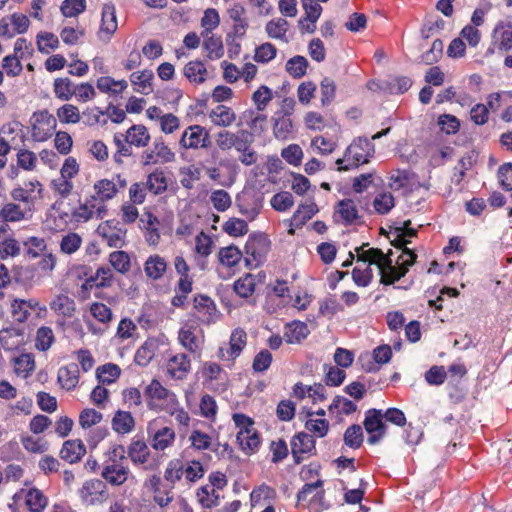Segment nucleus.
<instances>
[{"instance_id":"obj_1","label":"nucleus","mask_w":512,"mask_h":512,"mask_svg":"<svg viewBox=\"0 0 512 512\" xmlns=\"http://www.w3.org/2000/svg\"><path fill=\"white\" fill-rule=\"evenodd\" d=\"M368 244H363L356 249L358 262H363L368 265L376 264L381 274V283L384 285L393 284L400 278L405 276L410 266H412L417 258L413 250H404L402 256L398 257L396 266L393 265L391 259L392 251L384 254L381 249L370 248L365 250L364 247Z\"/></svg>"},{"instance_id":"obj_2","label":"nucleus","mask_w":512,"mask_h":512,"mask_svg":"<svg viewBox=\"0 0 512 512\" xmlns=\"http://www.w3.org/2000/svg\"><path fill=\"white\" fill-rule=\"evenodd\" d=\"M371 152H374V148L371 146L367 138L359 137L352 144L348 146L345 152V158L347 161L353 160V164L341 166L343 159H338L336 164L339 165V171H348L351 167H358L359 163H368Z\"/></svg>"},{"instance_id":"obj_3","label":"nucleus","mask_w":512,"mask_h":512,"mask_svg":"<svg viewBox=\"0 0 512 512\" xmlns=\"http://www.w3.org/2000/svg\"><path fill=\"white\" fill-rule=\"evenodd\" d=\"M179 145L185 150L208 148L211 146L210 134L203 126L191 125L183 131Z\"/></svg>"},{"instance_id":"obj_4","label":"nucleus","mask_w":512,"mask_h":512,"mask_svg":"<svg viewBox=\"0 0 512 512\" xmlns=\"http://www.w3.org/2000/svg\"><path fill=\"white\" fill-rule=\"evenodd\" d=\"M383 412L378 409H370L366 413L363 425L369 434L368 443L377 444L385 434L386 425L383 422Z\"/></svg>"},{"instance_id":"obj_5","label":"nucleus","mask_w":512,"mask_h":512,"mask_svg":"<svg viewBox=\"0 0 512 512\" xmlns=\"http://www.w3.org/2000/svg\"><path fill=\"white\" fill-rule=\"evenodd\" d=\"M80 496L88 505L103 503L108 498L106 484L98 479L88 480L83 484Z\"/></svg>"},{"instance_id":"obj_6","label":"nucleus","mask_w":512,"mask_h":512,"mask_svg":"<svg viewBox=\"0 0 512 512\" xmlns=\"http://www.w3.org/2000/svg\"><path fill=\"white\" fill-rule=\"evenodd\" d=\"M56 127V119L47 111L35 114V123L32 128V137L36 141H45L52 136Z\"/></svg>"},{"instance_id":"obj_7","label":"nucleus","mask_w":512,"mask_h":512,"mask_svg":"<svg viewBox=\"0 0 512 512\" xmlns=\"http://www.w3.org/2000/svg\"><path fill=\"white\" fill-rule=\"evenodd\" d=\"M129 475V469L116 460L108 463L102 470L101 476L113 486L123 485Z\"/></svg>"},{"instance_id":"obj_8","label":"nucleus","mask_w":512,"mask_h":512,"mask_svg":"<svg viewBox=\"0 0 512 512\" xmlns=\"http://www.w3.org/2000/svg\"><path fill=\"white\" fill-rule=\"evenodd\" d=\"M97 233L109 247L121 248L124 246L126 231L121 228L112 227L106 222L98 226Z\"/></svg>"},{"instance_id":"obj_9","label":"nucleus","mask_w":512,"mask_h":512,"mask_svg":"<svg viewBox=\"0 0 512 512\" xmlns=\"http://www.w3.org/2000/svg\"><path fill=\"white\" fill-rule=\"evenodd\" d=\"M117 30V19L115 7L111 4H105L102 9V23L100 27V37L109 40L111 35Z\"/></svg>"},{"instance_id":"obj_10","label":"nucleus","mask_w":512,"mask_h":512,"mask_svg":"<svg viewBox=\"0 0 512 512\" xmlns=\"http://www.w3.org/2000/svg\"><path fill=\"white\" fill-rule=\"evenodd\" d=\"M150 134L144 125L138 124L131 126L125 134V141L130 146L144 148L150 142Z\"/></svg>"},{"instance_id":"obj_11","label":"nucleus","mask_w":512,"mask_h":512,"mask_svg":"<svg viewBox=\"0 0 512 512\" xmlns=\"http://www.w3.org/2000/svg\"><path fill=\"white\" fill-rule=\"evenodd\" d=\"M292 454L295 462H301V454L311 452L315 447V441L312 436L307 433H299L294 437L291 443Z\"/></svg>"},{"instance_id":"obj_12","label":"nucleus","mask_w":512,"mask_h":512,"mask_svg":"<svg viewBox=\"0 0 512 512\" xmlns=\"http://www.w3.org/2000/svg\"><path fill=\"white\" fill-rule=\"evenodd\" d=\"M57 380L62 388L68 391L74 389L79 381L78 365L72 363L70 365L61 367L58 370Z\"/></svg>"},{"instance_id":"obj_13","label":"nucleus","mask_w":512,"mask_h":512,"mask_svg":"<svg viewBox=\"0 0 512 512\" xmlns=\"http://www.w3.org/2000/svg\"><path fill=\"white\" fill-rule=\"evenodd\" d=\"M50 309L57 315L71 318L75 313L76 304L69 296L65 294H58L50 302Z\"/></svg>"},{"instance_id":"obj_14","label":"nucleus","mask_w":512,"mask_h":512,"mask_svg":"<svg viewBox=\"0 0 512 512\" xmlns=\"http://www.w3.org/2000/svg\"><path fill=\"white\" fill-rule=\"evenodd\" d=\"M211 122L218 127H229L236 120L235 112L225 105H218L209 113Z\"/></svg>"},{"instance_id":"obj_15","label":"nucleus","mask_w":512,"mask_h":512,"mask_svg":"<svg viewBox=\"0 0 512 512\" xmlns=\"http://www.w3.org/2000/svg\"><path fill=\"white\" fill-rule=\"evenodd\" d=\"M85 453V446L80 440H68L62 446L60 457L69 463H75L79 461Z\"/></svg>"},{"instance_id":"obj_16","label":"nucleus","mask_w":512,"mask_h":512,"mask_svg":"<svg viewBox=\"0 0 512 512\" xmlns=\"http://www.w3.org/2000/svg\"><path fill=\"white\" fill-rule=\"evenodd\" d=\"M309 334L308 326L304 322L294 321L285 327L284 339L287 343H299Z\"/></svg>"},{"instance_id":"obj_17","label":"nucleus","mask_w":512,"mask_h":512,"mask_svg":"<svg viewBox=\"0 0 512 512\" xmlns=\"http://www.w3.org/2000/svg\"><path fill=\"white\" fill-rule=\"evenodd\" d=\"M167 268V263L164 258H162L159 255H152L150 256L144 265V271L147 275V277L158 280L160 279Z\"/></svg>"},{"instance_id":"obj_18","label":"nucleus","mask_w":512,"mask_h":512,"mask_svg":"<svg viewBox=\"0 0 512 512\" xmlns=\"http://www.w3.org/2000/svg\"><path fill=\"white\" fill-rule=\"evenodd\" d=\"M154 74L151 70H143L141 72H134L130 75L131 83L136 86V91L148 95L152 92L151 81Z\"/></svg>"},{"instance_id":"obj_19","label":"nucleus","mask_w":512,"mask_h":512,"mask_svg":"<svg viewBox=\"0 0 512 512\" xmlns=\"http://www.w3.org/2000/svg\"><path fill=\"white\" fill-rule=\"evenodd\" d=\"M237 441L246 453L253 452L260 443L259 436L254 428L239 430Z\"/></svg>"},{"instance_id":"obj_20","label":"nucleus","mask_w":512,"mask_h":512,"mask_svg":"<svg viewBox=\"0 0 512 512\" xmlns=\"http://www.w3.org/2000/svg\"><path fill=\"white\" fill-rule=\"evenodd\" d=\"M184 75L190 82L200 84L206 79L207 69L201 61H191L185 65Z\"/></svg>"},{"instance_id":"obj_21","label":"nucleus","mask_w":512,"mask_h":512,"mask_svg":"<svg viewBox=\"0 0 512 512\" xmlns=\"http://www.w3.org/2000/svg\"><path fill=\"white\" fill-rule=\"evenodd\" d=\"M135 422L131 413L126 411H117L112 419L113 429L121 434H126L132 431Z\"/></svg>"},{"instance_id":"obj_22","label":"nucleus","mask_w":512,"mask_h":512,"mask_svg":"<svg viewBox=\"0 0 512 512\" xmlns=\"http://www.w3.org/2000/svg\"><path fill=\"white\" fill-rule=\"evenodd\" d=\"M148 191L155 195L161 194L167 189V179L163 171H154L147 177V181L144 182Z\"/></svg>"},{"instance_id":"obj_23","label":"nucleus","mask_w":512,"mask_h":512,"mask_svg":"<svg viewBox=\"0 0 512 512\" xmlns=\"http://www.w3.org/2000/svg\"><path fill=\"white\" fill-rule=\"evenodd\" d=\"M190 369V360L185 354H177L169 360L168 370L173 376L181 378Z\"/></svg>"},{"instance_id":"obj_24","label":"nucleus","mask_w":512,"mask_h":512,"mask_svg":"<svg viewBox=\"0 0 512 512\" xmlns=\"http://www.w3.org/2000/svg\"><path fill=\"white\" fill-rule=\"evenodd\" d=\"M75 86L69 78H56L53 84L55 96L62 100L68 101L74 95Z\"/></svg>"},{"instance_id":"obj_25","label":"nucleus","mask_w":512,"mask_h":512,"mask_svg":"<svg viewBox=\"0 0 512 512\" xmlns=\"http://www.w3.org/2000/svg\"><path fill=\"white\" fill-rule=\"evenodd\" d=\"M293 130V122L290 117L276 115L274 118L273 132L277 139H287Z\"/></svg>"},{"instance_id":"obj_26","label":"nucleus","mask_w":512,"mask_h":512,"mask_svg":"<svg viewBox=\"0 0 512 512\" xmlns=\"http://www.w3.org/2000/svg\"><path fill=\"white\" fill-rule=\"evenodd\" d=\"M157 347V343L154 340H147L144 342L135 354V362L140 366H146L149 364L155 356Z\"/></svg>"},{"instance_id":"obj_27","label":"nucleus","mask_w":512,"mask_h":512,"mask_svg":"<svg viewBox=\"0 0 512 512\" xmlns=\"http://www.w3.org/2000/svg\"><path fill=\"white\" fill-rule=\"evenodd\" d=\"M336 213L339 214L347 224L352 223L359 217L356 205L351 199L341 200L337 205Z\"/></svg>"},{"instance_id":"obj_28","label":"nucleus","mask_w":512,"mask_h":512,"mask_svg":"<svg viewBox=\"0 0 512 512\" xmlns=\"http://www.w3.org/2000/svg\"><path fill=\"white\" fill-rule=\"evenodd\" d=\"M128 455L135 464H144L148 461L149 449L143 441H134L131 443Z\"/></svg>"},{"instance_id":"obj_29","label":"nucleus","mask_w":512,"mask_h":512,"mask_svg":"<svg viewBox=\"0 0 512 512\" xmlns=\"http://www.w3.org/2000/svg\"><path fill=\"white\" fill-rule=\"evenodd\" d=\"M246 333L244 330L236 329L230 337V348L227 350L231 359L238 357L246 345Z\"/></svg>"},{"instance_id":"obj_30","label":"nucleus","mask_w":512,"mask_h":512,"mask_svg":"<svg viewBox=\"0 0 512 512\" xmlns=\"http://www.w3.org/2000/svg\"><path fill=\"white\" fill-rule=\"evenodd\" d=\"M26 504L31 512H41L47 505V499L40 490L32 488L26 495Z\"/></svg>"},{"instance_id":"obj_31","label":"nucleus","mask_w":512,"mask_h":512,"mask_svg":"<svg viewBox=\"0 0 512 512\" xmlns=\"http://www.w3.org/2000/svg\"><path fill=\"white\" fill-rule=\"evenodd\" d=\"M174 438V431L169 427H163L155 433L152 447L156 450H164L173 442Z\"/></svg>"},{"instance_id":"obj_32","label":"nucleus","mask_w":512,"mask_h":512,"mask_svg":"<svg viewBox=\"0 0 512 512\" xmlns=\"http://www.w3.org/2000/svg\"><path fill=\"white\" fill-rule=\"evenodd\" d=\"M128 86L127 81L120 80L115 81L111 77H101L97 80V88L102 92H111L113 94H118L126 89Z\"/></svg>"},{"instance_id":"obj_33","label":"nucleus","mask_w":512,"mask_h":512,"mask_svg":"<svg viewBox=\"0 0 512 512\" xmlns=\"http://www.w3.org/2000/svg\"><path fill=\"white\" fill-rule=\"evenodd\" d=\"M82 245V238L79 234L70 232L64 235L60 242V250L64 254L75 253Z\"/></svg>"},{"instance_id":"obj_34","label":"nucleus","mask_w":512,"mask_h":512,"mask_svg":"<svg viewBox=\"0 0 512 512\" xmlns=\"http://www.w3.org/2000/svg\"><path fill=\"white\" fill-rule=\"evenodd\" d=\"M363 431L360 425L354 424L347 428L344 433V443L350 448L357 449L363 443Z\"/></svg>"},{"instance_id":"obj_35","label":"nucleus","mask_w":512,"mask_h":512,"mask_svg":"<svg viewBox=\"0 0 512 512\" xmlns=\"http://www.w3.org/2000/svg\"><path fill=\"white\" fill-rule=\"evenodd\" d=\"M307 66V59L303 56L298 55L294 56L293 58L287 61L286 70L291 76L295 78H300L305 75Z\"/></svg>"},{"instance_id":"obj_36","label":"nucleus","mask_w":512,"mask_h":512,"mask_svg":"<svg viewBox=\"0 0 512 512\" xmlns=\"http://www.w3.org/2000/svg\"><path fill=\"white\" fill-rule=\"evenodd\" d=\"M110 264L118 272L125 274L130 270V257L125 251H115L109 256Z\"/></svg>"},{"instance_id":"obj_37","label":"nucleus","mask_w":512,"mask_h":512,"mask_svg":"<svg viewBox=\"0 0 512 512\" xmlns=\"http://www.w3.org/2000/svg\"><path fill=\"white\" fill-rule=\"evenodd\" d=\"M242 254L236 246H228L219 251L220 262L228 267L235 266L241 260Z\"/></svg>"},{"instance_id":"obj_38","label":"nucleus","mask_w":512,"mask_h":512,"mask_svg":"<svg viewBox=\"0 0 512 512\" xmlns=\"http://www.w3.org/2000/svg\"><path fill=\"white\" fill-rule=\"evenodd\" d=\"M273 98L269 87L262 85L252 95V100L258 111H263Z\"/></svg>"},{"instance_id":"obj_39","label":"nucleus","mask_w":512,"mask_h":512,"mask_svg":"<svg viewBox=\"0 0 512 512\" xmlns=\"http://www.w3.org/2000/svg\"><path fill=\"white\" fill-rule=\"evenodd\" d=\"M203 47L207 51L210 59H220L224 54L223 43L220 37H209L203 42Z\"/></svg>"},{"instance_id":"obj_40","label":"nucleus","mask_w":512,"mask_h":512,"mask_svg":"<svg viewBox=\"0 0 512 512\" xmlns=\"http://www.w3.org/2000/svg\"><path fill=\"white\" fill-rule=\"evenodd\" d=\"M223 230L230 236L238 237L248 232V225L245 220L230 218L223 226Z\"/></svg>"},{"instance_id":"obj_41","label":"nucleus","mask_w":512,"mask_h":512,"mask_svg":"<svg viewBox=\"0 0 512 512\" xmlns=\"http://www.w3.org/2000/svg\"><path fill=\"white\" fill-rule=\"evenodd\" d=\"M255 289V280L254 277L250 274L246 275L243 278L238 279L234 284L235 292L243 297L247 298L251 296Z\"/></svg>"},{"instance_id":"obj_42","label":"nucleus","mask_w":512,"mask_h":512,"mask_svg":"<svg viewBox=\"0 0 512 512\" xmlns=\"http://www.w3.org/2000/svg\"><path fill=\"white\" fill-rule=\"evenodd\" d=\"M57 117L63 123H78L80 121L79 109L72 104H65L57 110Z\"/></svg>"},{"instance_id":"obj_43","label":"nucleus","mask_w":512,"mask_h":512,"mask_svg":"<svg viewBox=\"0 0 512 512\" xmlns=\"http://www.w3.org/2000/svg\"><path fill=\"white\" fill-rule=\"evenodd\" d=\"M288 28V22L284 18L271 20L266 25V32L272 38H284Z\"/></svg>"},{"instance_id":"obj_44","label":"nucleus","mask_w":512,"mask_h":512,"mask_svg":"<svg viewBox=\"0 0 512 512\" xmlns=\"http://www.w3.org/2000/svg\"><path fill=\"white\" fill-rule=\"evenodd\" d=\"M0 217L7 222H17L25 218V213L20 209L19 205L8 203L1 209Z\"/></svg>"},{"instance_id":"obj_45","label":"nucleus","mask_w":512,"mask_h":512,"mask_svg":"<svg viewBox=\"0 0 512 512\" xmlns=\"http://www.w3.org/2000/svg\"><path fill=\"white\" fill-rule=\"evenodd\" d=\"M58 37L53 33H42L37 36L38 50L42 53L48 54L50 50H54L58 47Z\"/></svg>"},{"instance_id":"obj_46","label":"nucleus","mask_w":512,"mask_h":512,"mask_svg":"<svg viewBox=\"0 0 512 512\" xmlns=\"http://www.w3.org/2000/svg\"><path fill=\"white\" fill-rule=\"evenodd\" d=\"M210 200L214 208L220 212L227 210L232 203L229 193L222 189L213 191Z\"/></svg>"},{"instance_id":"obj_47","label":"nucleus","mask_w":512,"mask_h":512,"mask_svg":"<svg viewBox=\"0 0 512 512\" xmlns=\"http://www.w3.org/2000/svg\"><path fill=\"white\" fill-rule=\"evenodd\" d=\"M23 447L31 453H44L48 450V443L41 438L23 436L21 439Z\"/></svg>"},{"instance_id":"obj_48","label":"nucleus","mask_w":512,"mask_h":512,"mask_svg":"<svg viewBox=\"0 0 512 512\" xmlns=\"http://www.w3.org/2000/svg\"><path fill=\"white\" fill-rule=\"evenodd\" d=\"M179 341L182 346L190 352H196L199 349V338L190 329H182L179 332Z\"/></svg>"},{"instance_id":"obj_49","label":"nucleus","mask_w":512,"mask_h":512,"mask_svg":"<svg viewBox=\"0 0 512 512\" xmlns=\"http://www.w3.org/2000/svg\"><path fill=\"white\" fill-rule=\"evenodd\" d=\"M35 368L34 359L29 354H22L15 359V372L27 377Z\"/></svg>"},{"instance_id":"obj_50","label":"nucleus","mask_w":512,"mask_h":512,"mask_svg":"<svg viewBox=\"0 0 512 512\" xmlns=\"http://www.w3.org/2000/svg\"><path fill=\"white\" fill-rule=\"evenodd\" d=\"M37 163V156L34 152L27 149H20L17 153V164L20 168L31 171L34 170Z\"/></svg>"},{"instance_id":"obj_51","label":"nucleus","mask_w":512,"mask_h":512,"mask_svg":"<svg viewBox=\"0 0 512 512\" xmlns=\"http://www.w3.org/2000/svg\"><path fill=\"white\" fill-rule=\"evenodd\" d=\"M94 188L101 200L112 199L117 193L115 184L107 179L98 181L94 185Z\"/></svg>"},{"instance_id":"obj_52","label":"nucleus","mask_w":512,"mask_h":512,"mask_svg":"<svg viewBox=\"0 0 512 512\" xmlns=\"http://www.w3.org/2000/svg\"><path fill=\"white\" fill-rule=\"evenodd\" d=\"M86 8L85 0H65L61 5V12L65 17H75Z\"/></svg>"},{"instance_id":"obj_53","label":"nucleus","mask_w":512,"mask_h":512,"mask_svg":"<svg viewBox=\"0 0 512 512\" xmlns=\"http://www.w3.org/2000/svg\"><path fill=\"white\" fill-rule=\"evenodd\" d=\"M54 341V334L51 328L41 327L37 331L36 347L42 351L48 350Z\"/></svg>"},{"instance_id":"obj_54","label":"nucleus","mask_w":512,"mask_h":512,"mask_svg":"<svg viewBox=\"0 0 512 512\" xmlns=\"http://www.w3.org/2000/svg\"><path fill=\"white\" fill-rule=\"evenodd\" d=\"M373 206L379 214H386L394 207V197L389 192L382 193L374 199Z\"/></svg>"},{"instance_id":"obj_55","label":"nucleus","mask_w":512,"mask_h":512,"mask_svg":"<svg viewBox=\"0 0 512 512\" xmlns=\"http://www.w3.org/2000/svg\"><path fill=\"white\" fill-rule=\"evenodd\" d=\"M294 204V199L291 193L289 192H281L277 193L271 199L272 207L277 211H285L292 207Z\"/></svg>"},{"instance_id":"obj_56","label":"nucleus","mask_w":512,"mask_h":512,"mask_svg":"<svg viewBox=\"0 0 512 512\" xmlns=\"http://www.w3.org/2000/svg\"><path fill=\"white\" fill-rule=\"evenodd\" d=\"M437 124L446 134H455L460 126L459 120L450 114L441 115L438 118Z\"/></svg>"},{"instance_id":"obj_57","label":"nucleus","mask_w":512,"mask_h":512,"mask_svg":"<svg viewBox=\"0 0 512 512\" xmlns=\"http://www.w3.org/2000/svg\"><path fill=\"white\" fill-rule=\"evenodd\" d=\"M120 375L117 365L106 364L98 368L97 376L102 383H112Z\"/></svg>"},{"instance_id":"obj_58","label":"nucleus","mask_w":512,"mask_h":512,"mask_svg":"<svg viewBox=\"0 0 512 512\" xmlns=\"http://www.w3.org/2000/svg\"><path fill=\"white\" fill-rule=\"evenodd\" d=\"M152 149L161 163L172 162L175 159V154L162 140H156Z\"/></svg>"},{"instance_id":"obj_59","label":"nucleus","mask_w":512,"mask_h":512,"mask_svg":"<svg viewBox=\"0 0 512 512\" xmlns=\"http://www.w3.org/2000/svg\"><path fill=\"white\" fill-rule=\"evenodd\" d=\"M102 420V414L94 409H84L79 416V424L83 428H90Z\"/></svg>"},{"instance_id":"obj_60","label":"nucleus","mask_w":512,"mask_h":512,"mask_svg":"<svg viewBox=\"0 0 512 512\" xmlns=\"http://www.w3.org/2000/svg\"><path fill=\"white\" fill-rule=\"evenodd\" d=\"M317 211V205L313 201H310L309 203L300 205L293 218L295 221L299 220L300 224H304L307 220L311 219Z\"/></svg>"},{"instance_id":"obj_61","label":"nucleus","mask_w":512,"mask_h":512,"mask_svg":"<svg viewBox=\"0 0 512 512\" xmlns=\"http://www.w3.org/2000/svg\"><path fill=\"white\" fill-rule=\"evenodd\" d=\"M443 53V42L440 39H436L427 52L422 55V61L427 64H433L439 60Z\"/></svg>"},{"instance_id":"obj_62","label":"nucleus","mask_w":512,"mask_h":512,"mask_svg":"<svg viewBox=\"0 0 512 512\" xmlns=\"http://www.w3.org/2000/svg\"><path fill=\"white\" fill-rule=\"evenodd\" d=\"M276 55V48L271 43H264L256 48L254 59L257 62L266 63Z\"/></svg>"},{"instance_id":"obj_63","label":"nucleus","mask_w":512,"mask_h":512,"mask_svg":"<svg viewBox=\"0 0 512 512\" xmlns=\"http://www.w3.org/2000/svg\"><path fill=\"white\" fill-rule=\"evenodd\" d=\"M20 254V246L14 238H6L0 243V257L5 259L9 256Z\"/></svg>"},{"instance_id":"obj_64","label":"nucleus","mask_w":512,"mask_h":512,"mask_svg":"<svg viewBox=\"0 0 512 512\" xmlns=\"http://www.w3.org/2000/svg\"><path fill=\"white\" fill-rule=\"evenodd\" d=\"M370 266L371 265H366L363 269L360 267L354 268L352 276L357 285L365 287L371 282L373 273Z\"/></svg>"}]
</instances>
